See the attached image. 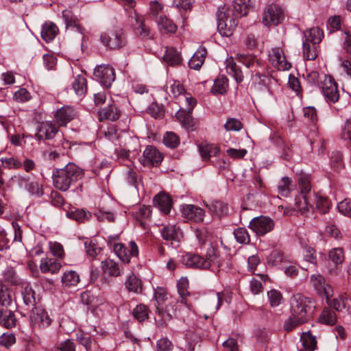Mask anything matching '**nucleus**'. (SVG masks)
<instances>
[{
  "label": "nucleus",
  "mask_w": 351,
  "mask_h": 351,
  "mask_svg": "<svg viewBox=\"0 0 351 351\" xmlns=\"http://www.w3.org/2000/svg\"><path fill=\"white\" fill-rule=\"evenodd\" d=\"M12 303V296L10 290L2 283H0V306L7 308Z\"/></svg>",
  "instance_id": "nucleus-52"
},
{
  "label": "nucleus",
  "mask_w": 351,
  "mask_h": 351,
  "mask_svg": "<svg viewBox=\"0 0 351 351\" xmlns=\"http://www.w3.org/2000/svg\"><path fill=\"white\" fill-rule=\"evenodd\" d=\"M222 304V298L219 292L213 293L208 298L206 306L208 310L215 313Z\"/></svg>",
  "instance_id": "nucleus-44"
},
{
  "label": "nucleus",
  "mask_w": 351,
  "mask_h": 351,
  "mask_svg": "<svg viewBox=\"0 0 351 351\" xmlns=\"http://www.w3.org/2000/svg\"><path fill=\"white\" fill-rule=\"evenodd\" d=\"M16 319L14 313L7 308L0 310V326L12 328L15 326Z\"/></svg>",
  "instance_id": "nucleus-32"
},
{
  "label": "nucleus",
  "mask_w": 351,
  "mask_h": 351,
  "mask_svg": "<svg viewBox=\"0 0 351 351\" xmlns=\"http://www.w3.org/2000/svg\"><path fill=\"white\" fill-rule=\"evenodd\" d=\"M199 152L202 160L206 161L218 155L219 149L213 144L202 143L199 145Z\"/></svg>",
  "instance_id": "nucleus-27"
},
{
  "label": "nucleus",
  "mask_w": 351,
  "mask_h": 351,
  "mask_svg": "<svg viewBox=\"0 0 351 351\" xmlns=\"http://www.w3.org/2000/svg\"><path fill=\"white\" fill-rule=\"evenodd\" d=\"M319 322L326 325H334L337 322L335 313L329 308H324L319 316Z\"/></svg>",
  "instance_id": "nucleus-49"
},
{
  "label": "nucleus",
  "mask_w": 351,
  "mask_h": 351,
  "mask_svg": "<svg viewBox=\"0 0 351 351\" xmlns=\"http://www.w3.org/2000/svg\"><path fill=\"white\" fill-rule=\"evenodd\" d=\"M284 19L282 9L276 5H268L264 12L263 23L266 26L277 25L280 23Z\"/></svg>",
  "instance_id": "nucleus-9"
},
{
  "label": "nucleus",
  "mask_w": 351,
  "mask_h": 351,
  "mask_svg": "<svg viewBox=\"0 0 351 351\" xmlns=\"http://www.w3.org/2000/svg\"><path fill=\"white\" fill-rule=\"evenodd\" d=\"M181 210L183 217L187 221L199 223L204 219L205 214L204 210L196 206L186 204L182 206Z\"/></svg>",
  "instance_id": "nucleus-14"
},
{
  "label": "nucleus",
  "mask_w": 351,
  "mask_h": 351,
  "mask_svg": "<svg viewBox=\"0 0 351 351\" xmlns=\"http://www.w3.org/2000/svg\"><path fill=\"white\" fill-rule=\"evenodd\" d=\"M95 77L106 87L111 86L115 80L114 69L108 65H100L94 70Z\"/></svg>",
  "instance_id": "nucleus-10"
},
{
  "label": "nucleus",
  "mask_w": 351,
  "mask_h": 351,
  "mask_svg": "<svg viewBox=\"0 0 351 351\" xmlns=\"http://www.w3.org/2000/svg\"><path fill=\"white\" fill-rule=\"evenodd\" d=\"M135 34L142 38H146L149 35V29L144 24L141 16L134 14V22L132 23Z\"/></svg>",
  "instance_id": "nucleus-30"
},
{
  "label": "nucleus",
  "mask_w": 351,
  "mask_h": 351,
  "mask_svg": "<svg viewBox=\"0 0 351 351\" xmlns=\"http://www.w3.org/2000/svg\"><path fill=\"white\" fill-rule=\"evenodd\" d=\"M252 7V0H234L231 9L217 12V29L223 36H230L238 25V19L245 16Z\"/></svg>",
  "instance_id": "nucleus-1"
},
{
  "label": "nucleus",
  "mask_w": 351,
  "mask_h": 351,
  "mask_svg": "<svg viewBox=\"0 0 351 351\" xmlns=\"http://www.w3.org/2000/svg\"><path fill=\"white\" fill-rule=\"evenodd\" d=\"M234 235L236 241L241 244H247L250 242V237L247 230L244 228H238L234 230Z\"/></svg>",
  "instance_id": "nucleus-53"
},
{
  "label": "nucleus",
  "mask_w": 351,
  "mask_h": 351,
  "mask_svg": "<svg viewBox=\"0 0 351 351\" xmlns=\"http://www.w3.org/2000/svg\"><path fill=\"white\" fill-rule=\"evenodd\" d=\"M327 303L337 311H341L346 306V300L343 296H339L338 298L330 299L329 297L326 298Z\"/></svg>",
  "instance_id": "nucleus-62"
},
{
  "label": "nucleus",
  "mask_w": 351,
  "mask_h": 351,
  "mask_svg": "<svg viewBox=\"0 0 351 351\" xmlns=\"http://www.w3.org/2000/svg\"><path fill=\"white\" fill-rule=\"evenodd\" d=\"M339 212L345 216L351 217V199H345L337 205Z\"/></svg>",
  "instance_id": "nucleus-64"
},
{
  "label": "nucleus",
  "mask_w": 351,
  "mask_h": 351,
  "mask_svg": "<svg viewBox=\"0 0 351 351\" xmlns=\"http://www.w3.org/2000/svg\"><path fill=\"white\" fill-rule=\"evenodd\" d=\"M206 53V49L199 46L189 61V67L193 69H199L205 60Z\"/></svg>",
  "instance_id": "nucleus-25"
},
{
  "label": "nucleus",
  "mask_w": 351,
  "mask_h": 351,
  "mask_svg": "<svg viewBox=\"0 0 351 351\" xmlns=\"http://www.w3.org/2000/svg\"><path fill=\"white\" fill-rule=\"evenodd\" d=\"M274 221L269 217L259 216L253 218L249 228L258 236H263L274 228Z\"/></svg>",
  "instance_id": "nucleus-7"
},
{
  "label": "nucleus",
  "mask_w": 351,
  "mask_h": 351,
  "mask_svg": "<svg viewBox=\"0 0 351 351\" xmlns=\"http://www.w3.org/2000/svg\"><path fill=\"white\" fill-rule=\"evenodd\" d=\"M311 282L317 293L322 298H328L332 292L331 287L328 285L324 277L319 274H314L311 277Z\"/></svg>",
  "instance_id": "nucleus-15"
},
{
  "label": "nucleus",
  "mask_w": 351,
  "mask_h": 351,
  "mask_svg": "<svg viewBox=\"0 0 351 351\" xmlns=\"http://www.w3.org/2000/svg\"><path fill=\"white\" fill-rule=\"evenodd\" d=\"M72 88L77 95H83L87 90L86 78L82 75H78L72 83Z\"/></svg>",
  "instance_id": "nucleus-42"
},
{
  "label": "nucleus",
  "mask_w": 351,
  "mask_h": 351,
  "mask_svg": "<svg viewBox=\"0 0 351 351\" xmlns=\"http://www.w3.org/2000/svg\"><path fill=\"white\" fill-rule=\"evenodd\" d=\"M58 128L51 123H42L35 134V138L38 141L50 140L58 133Z\"/></svg>",
  "instance_id": "nucleus-17"
},
{
  "label": "nucleus",
  "mask_w": 351,
  "mask_h": 351,
  "mask_svg": "<svg viewBox=\"0 0 351 351\" xmlns=\"http://www.w3.org/2000/svg\"><path fill=\"white\" fill-rule=\"evenodd\" d=\"M206 206L211 213L217 216L225 215L228 211L227 204L220 201H215L210 204H206Z\"/></svg>",
  "instance_id": "nucleus-46"
},
{
  "label": "nucleus",
  "mask_w": 351,
  "mask_h": 351,
  "mask_svg": "<svg viewBox=\"0 0 351 351\" xmlns=\"http://www.w3.org/2000/svg\"><path fill=\"white\" fill-rule=\"evenodd\" d=\"M101 268L104 273L112 277H118L123 274V268L110 258H107L101 263Z\"/></svg>",
  "instance_id": "nucleus-21"
},
{
  "label": "nucleus",
  "mask_w": 351,
  "mask_h": 351,
  "mask_svg": "<svg viewBox=\"0 0 351 351\" xmlns=\"http://www.w3.org/2000/svg\"><path fill=\"white\" fill-rule=\"evenodd\" d=\"M60 267V263L52 258H46L40 261V269L44 273L56 274L59 271Z\"/></svg>",
  "instance_id": "nucleus-35"
},
{
  "label": "nucleus",
  "mask_w": 351,
  "mask_h": 351,
  "mask_svg": "<svg viewBox=\"0 0 351 351\" xmlns=\"http://www.w3.org/2000/svg\"><path fill=\"white\" fill-rule=\"evenodd\" d=\"M185 102L186 108L180 109L176 113V117L184 128L193 130L194 122L191 113L197 104V101L191 95H185Z\"/></svg>",
  "instance_id": "nucleus-4"
},
{
  "label": "nucleus",
  "mask_w": 351,
  "mask_h": 351,
  "mask_svg": "<svg viewBox=\"0 0 351 351\" xmlns=\"http://www.w3.org/2000/svg\"><path fill=\"white\" fill-rule=\"evenodd\" d=\"M163 142L167 147L175 148L179 145L180 138L175 133L167 132L164 136Z\"/></svg>",
  "instance_id": "nucleus-58"
},
{
  "label": "nucleus",
  "mask_w": 351,
  "mask_h": 351,
  "mask_svg": "<svg viewBox=\"0 0 351 351\" xmlns=\"http://www.w3.org/2000/svg\"><path fill=\"white\" fill-rule=\"evenodd\" d=\"M314 43L302 42L304 58L308 60H313L317 58V48Z\"/></svg>",
  "instance_id": "nucleus-50"
},
{
  "label": "nucleus",
  "mask_w": 351,
  "mask_h": 351,
  "mask_svg": "<svg viewBox=\"0 0 351 351\" xmlns=\"http://www.w3.org/2000/svg\"><path fill=\"white\" fill-rule=\"evenodd\" d=\"M330 259L335 264L339 265L344 261V254L342 248L336 247L329 252Z\"/></svg>",
  "instance_id": "nucleus-59"
},
{
  "label": "nucleus",
  "mask_w": 351,
  "mask_h": 351,
  "mask_svg": "<svg viewBox=\"0 0 351 351\" xmlns=\"http://www.w3.org/2000/svg\"><path fill=\"white\" fill-rule=\"evenodd\" d=\"M315 302L310 298L296 294L291 299V311L293 317L308 322L314 312Z\"/></svg>",
  "instance_id": "nucleus-3"
},
{
  "label": "nucleus",
  "mask_w": 351,
  "mask_h": 351,
  "mask_svg": "<svg viewBox=\"0 0 351 351\" xmlns=\"http://www.w3.org/2000/svg\"><path fill=\"white\" fill-rule=\"evenodd\" d=\"M62 282L66 287L76 286L80 282V276L75 271H69L63 274Z\"/></svg>",
  "instance_id": "nucleus-48"
},
{
  "label": "nucleus",
  "mask_w": 351,
  "mask_h": 351,
  "mask_svg": "<svg viewBox=\"0 0 351 351\" xmlns=\"http://www.w3.org/2000/svg\"><path fill=\"white\" fill-rule=\"evenodd\" d=\"M50 252L54 256L58 258L62 259L64 258L65 253L63 245L58 242H49V243Z\"/></svg>",
  "instance_id": "nucleus-60"
},
{
  "label": "nucleus",
  "mask_w": 351,
  "mask_h": 351,
  "mask_svg": "<svg viewBox=\"0 0 351 351\" xmlns=\"http://www.w3.org/2000/svg\"><path fill=\"white\" fill-rule=\"evenodd\" d=\"M178 291L181 298V302L185 304H187L186 297L189 295L188 291L189 281L186 278H181L177 284Z\"/></svg>",
  "instance_id": "nucleus-47"
},
{
  "label": "nucleus",
  "mask_w": 351,
  "mask_h": 351,
  "mask_svg": "<svg viewBox=\"0 0 351 351\" xmlns=\"http://www.w3.org/2000/svg\"><path fill=\"white\" fill-rule=\"evenodd\" d=\"M62 17L64 20L66 27L71 28L73 30L79 32L81 35L82 47L83 46V40L84 38V29L80 25L79 20L71 11L64 10L62 11Z\"/></svg>",
  "instance_id": "nucleus-18"
},
{
  "label": "nucleus",
  "mask_w": 351,
  "mask_h": 351,
  "mask_svg": "<svg viewBox=\"0 0 351 351\" xmlns=\"http://www.w3.org/2000/svg\"><path fill=\"white\" fill-rule=\"evenodd\" d=\"M58 32V27L53 23H45L41 30V36L46 42L53 40Z\"/></svg>",
  "instance_id": "nucleus-34"
},
{
  "label": "nucleus",
  "mask_w": 351,
  "mask_h": 351,
  "mask_svg": "<svg viewBox=\"0 0 351 351\" xmlns=\"http://www.w3.org/2000/svg\"><path fill=\"white\" fill-rule=\"evenodd\" d=\"M77 112L75 110L69 106L59 108L55 113L56 122L60 126H65L69 122L75 118Z\"/></svg>",
  "instance_id": "nucleus-16"
},
{
  "label": "nucleus",
  "mask_w": 351,
  "mask_h": 351,
  "mask_svg": "<svg viewBox=\"0 0 351 351\" xmlns=\"http://www.w3.org/2000/svg\"><path fill=\"white\" fill-rule=\"evenodd\" d=\"M82 176V170L75 165L69 163L64 168L53 171L52 178L54 186L57 189L66 191Z\"/></svg>",
  "instance_id": "nucleus-2"
},
{
  "label": "nucleus",
  "mask_w": 351,
  "mask_h": 351,
  "mask_svg": "<svg viewBox=\"0 0 351 351\" xmlns=\"http://www.w3.org/2000/svg\"><path fill=\"white\" fill-rule=\"evenodd\" d=\"M100 40L105 47L110 49H119L126 44L125 37L121 29L103 32L100 35Z\"/></svg>",
  "instance_id": "nucleus-6"
},
{
  "label": "nucleus",
  "mask_w": 351,
  "mask_h": 351,
  "mask_svg": "<svg viewBox=\"0 0 351 351\" xmlns=\"http://www.w3.org/2000/svg\"><path fill=\"white\" fill-rule=\"evenodd\" d=\"M252 81L254 84L267 86L270 81V78L264 73H261L258 69H254L252 74Z\"/></svg>",
  "instance_id": "nucleus-57"
},
{
  "label": "nucleus",
  "mask_w": 351,
  "mask_h": 351,
  "mask_svg": "<svg viewBox=\"0 0 351 351\" xmlns=\"http://www.w3.org/2000/svg\"><path fill=\"white\" fill-rule=\"evenodd\" d=\"M295 188V184L289 177H282L278 184V192L282 197H288Z\"/></svg>",
  "instance_id": "nucleus-38"
},
{
  "label": "nucleus",
  "mask_w": 351,
  "mask_h": 351,
  "mask_svg": "<svg viewBox=\"0 0 351 351\" xmlns=\"http://www.w3.org/2000/svg\"><path fill=\"white\" fill-rule=\"evenodd\" d=\"M269 60L274 67L280 71L289 70L291 64L287 61L284 50L280 47H275L269 51Z\"/></svg>",
  "instance_id": "nucleus-8"
},
{
  "label": "nucleus",
  "mask_w": 351,
  "mask_h": 351,
  "mask_svg": "<svg viewBox=\"0 0 351 351\" xmlns=\"http://www.w3.org/2000/svg\"><path fill=\"white\" fill-rule=\"evenodd\" d=\"M323 37V32L319 27H313L304 32L302 42L319 44Z\"/></svg>",
  "instance_id": "nucleus-28"
},
{
  "label": "nucleus",
  "mask_w": 351,
  "mask_h": 351,
  "mask_svg": "<svg viewBox=\"0 0 351 351\" xmlns=\"http://www.w3.org/2000/svg\"><path fill=\"white\" fill-rule=\"evenodd\" d=\"M132 314L138 322H143L148 318V308L145 305L138 304L133 309Z\"/></svg>",
  "instance_id": "nucleus-54"
},
{
  "label": "nucleus",
  "mask_w": 351,
  "mask_h": 351,
  "mask_svg": "<svg viewBox=\"0 0 351 351\" xmlns=\"http://www.w3.org/2000/svg\"><path fill=\"white\" fill-rule=\"evenodd\" d=\"M2 280L10 285H19L21 279L17 276L15 270L12 267H7L2 273Z\"/></svg>",
  "instance_id": "nucleus-40"
},
{
  "label": "nucleus",
  "mask_w": 351,
  "mask_h": 351,
  "mask_svg": "<svg viewBox=\"0 0 351 351\" xmlns=\"http://www.w3.org/2000/svg\"><path fill=\"white\" fill-rule=\"evenodd\" d=\"M161 235L164 240L167 241L179 242L182 238V232L177 225H167L160 230Z\"/></svg>",
  "instance_id": "nucleus-20"
},
{
  "label": "nucleus",
  "mask_w": 351,
  "mask_h": 351,
  "mask_svg": "<svg viewBox=\"0 0 351 351\" xmlns=\"http://www.w3.org/2000/svg\"><path fill=\"white\" fill-rule=\"evenodd\" d=\"M182 263L189 267H194L198 269H208L209 261L198 254H187L182 257Z\"/></svg>",
  "instance_id": "nucleus-19"
},
{
  "label": "nucleus",
  "mask_w": 351,
  "mask_h": 351,
  "mask_svg": "<svg viewBox=\"0 0 351 351\" xmlns=\"http://www.w3.org/2000/svg\"><path fill=\"white\" fill-rule=\"evenodd\" d=\"M170 92L173 97H183L185 99V95H191L186 92L183 86L180 84V82L173 81V82L170 85Z\"/></svg>",
  "instance_id": "nucleus-56"
},
{
  "label": "nucleus",
  "mask_w": 351,
  "mask_h": 351,
  "mask_svg": "<svg viewBox=\"0 0 351 351\" xmlns=\"http://www.w3.org/2000/svg\"><path fill=\"white\" fill-rule=\"evenodd\" d=\"M21 295L24 304L27 306H34L36 304V293L28 284H23Z\"/></svg>",
  "instance_id": "nucleus-37"
},
{
  "label": "nucleus",
  "mask_w": 351,
  "mask_h": 351,
  "mask_svg": "<svg viewBox=\"0 0 351 351\" xmlns=\"http://www.w3.org/2000/svg\"><path fill=\"white\" fill-rule=\"evenodd\" d=\"M31 195L36 197L43 195V192L41 185L35 180H29L25 189Z\"/></svg>",
  "instance_id": "nucleus-61"
},
{
  "label": "nucleus",
  "mask_w": 351,
  "mask_h": 351,
  "mask_svg": "<svg viewBox=\"0 0 351 351\" xmlns=\"http://www.w3.org/2000/svg\"><path fill=\"white\" fill-rule=\"evenodd\" d=\"M162 154L156 147L148 145L144 150L140 161L144 166H157L162 162Z\"/></svg>",
  "instance_id": "nucleus-13"
},
{
  "label": "nucleus",
  "mask_w": 351,
  "mask_h": 351,
  "mask_svg": "<svg viewBox=\"0 0 351 351\" xmlns=\"http://www.w3.org/2000/svg\"><path fill=\"white\" fill-rule=\"evenodd\" d=\"M323 77L324 80L321 86L322 93L328 101L335 103L339 98L337 84L330 76L324 75Z\"/></svg>",
  "instance_id": "nucleus-11"
},
{
  "label": "nucleus",
  "mask_w": 351,
  "mask_h": 351,
  "mask_svg": "<svg viewBox=\"0 0 351 351\" xmlns=\"http://www.w3.org/2000/svg\"><path fill=\"white\" fill-rule=\"evenodd\" d=\"M312 208L311 202L308 201L307 195L301 194L295 198V209L304 213Z\"/></svg>",
  "instance_id": "nucleus-45"
},
{
  "label": "nucleus",
  "mask_w": 351,
  "mask_h": 351,
  "mask_svg": "<svg viewBox=\"0 0 351 351\" xmlns=\"http://www.w3.org/2000/svg\"><path fill=\"white\" fill-rule=\"evenodd\" d=\"M287 263L283 253L277 250L272 251L267 257V263L271 266L282 268Z\"/></svg>",
  "instance_id": "nucleus-33"
},
{
  "label": "nucleus",
  "mask_w": 351,
  "mask_h": 351,
  "mask_svg": "<svg viewBox=\"0 0 351 351\" xmlns=\"http://www.w3.org/2000/svg\"><path fill=\"white\" fill-rule=\"evenodd\" d=\"M164 60L171 66L180 64L182 58L180 53L173 47H167L163 57Z\"/></svg>",
  "instance_id": "nucleus-39"
},
{
  "label": "nucleus",
  "mask_w": 351,
  "mask_h": 351,
  "mask_svg": "<svg viewBox=\"0 0 351 351\" xmlns=\"http://www.w3.org/2000/svg\"><path fill=\"white\" fill-rule=\"evenodd\" d=\"M125 285L129 291L138 293L142 291L141 281L134 274L128 276Z\"/></svg>",
  "instance_id": "nucleus-41"
},
{
  "label": "nucleus",
  "mask_w": 351,
  "mask_h": 351,
  "mask_svg": "<svg viewBox=\"0 0 351 351\" xmlns=\"http://www.w3.org/2000/svg\"><path fill=\"white\" fill-rule=\"evenodd\" d=\"M239 62L243 64L247 69L253 73L254 69H258L261 66V62L256 58L250 54L239 53L237 55Z\"/></svg>",
  "instance_id": "nucleus-29"
},
{
  "label": "nucleus",
  "mask_w": 351,
  "mask_h": 351,
  "mask_svg": "<svg viewBox=\"0 0 351 351\" xmlns=\"http://www.w3.org/2000/svg\"><path fill=\"white\" fill-rule=\"evenodd\" d=\"M299 188L301 194L307 195L311 189L310 178L308 175L300 174L298 179Z\"/></svg>",
  "instance_id": "nucleus-55"
},
{
  "label": "nucleus",
  "mask_w": 351,
  "mask_h": 351,
  "mask_svg": "<svg viewBox=\"0 0 351 351\" xmlns=\"http://www.w3.org/2000/svg\"><path fill=\"white\" fill-rule=\"evenodd\" d=\"M66 217L78 222H84L91 217V214L84 209L73 208L66 212Z\"/></svg>",
  "instance_id": "nucleus-36"
},
{
  "label": "nucleus",
  "mask_w": 351,
  "mask_h": 351,
  "mask_svg": "<svg viewBox=\"0 0 351 351\" xmlns=\"http://www.w3.org/2000/svg\"><path fill=\"white\" fill-rule=\"evenodd\" d=\"M159 29L166 34H174L177 30V25L165 16H160L156 20Z\"/></svg>",
  "instance_id": "nucleus-31"
},
{
  "label": "nucleus",
  "mask_w": 351,
  "mask_h": 351,
  "mask_svg": "<svg viewBox=\"0 0 351 351\" xmlns=\"http://www.w3.org/2000/svg\"><path fill=\"white\" fill-rule=\"evenodd\" d=\"M52 319L48 313L41 307H34L29 315V324L34 331L48 328Z\"/></svg>",
  "instance_id": "nucleus-5"
},
{
  "label": "nucleus",
  "mask_w": 351,
  "mask_h": 351,
  "mask_svg": "<svg viewBox=\"0 0 351 351\" xmlns=\"http://www.w3.org/2000/svg\"><path fill=\"white\" fill-rule=\"evenodd\" d=\"M114 253L124 263H129L130 261V255L128 252L127 248L121 243L114 244L112 247Z\"/></svg>",
  "instance_id": "nucleus-51"
},
{
  "label": "nucleus",
  "mask_w": 351,
  "mask_h": 351,
  "mask_svg": "<svg viewBox=\"0 0 351 351\" xmlns=\"http://www.w3.org/2000/svg\"><path fill=\"white\" fill-rule=\"evenodd\" d=\"M206 261H209V268L212 266H216L222 270L230 268L231 264L229 260H223L219 255L218 250L213 245H210L206 251Z\"/></svg>",
  "instance_id": "nucleus-12"
},
{
  "label": "nucleus",
  "mask_w": 351,
  "mask_h": 351,
  "mask_svg": "<svg viewBox=\"0 0 351 351\" xmlns=\"http://www.w3.org/2000/svg\"><path fill=\"white\" fill-rule=\"evenodd\" d=\"M225 63L227 73L232 76L237 83L243 82V73L234 58L232 57L227 58Z\"/></svg>",
  "instance_id": "nucleus-22"
},
{
  "label": "nucleus",
  "mask_w": 351,
  "mask_h": 351,
  "mask_svg": "<svg viewBox=\"0 0 351 351\" xmlns=\"http://www.w3.org/2000/svg\"><path fill=\"white\" fill-rule=\"evenodd\" d=\"M121 113L119 108L114 104H112L99 112V119L117 121L120 117Z\"/></svg>",
  "instance_id": "nucleus-26"
},
{
  "label": "nucleus",
  "mask_w": 351,
  "mask_h": 351,
  "mask_svg": "<svg viewBox=\"0 0 351 351\" xmlns=\"http://www.w3.org/2000/svg\"><path fill=\"white\" fill-rule=\"evenodd\" d=\"M228 86V80L226 77L219 76L214 82L211 92L214 94H224Z\"/></svg>",
  "instance_id": "nucleus-43"
},
{
  "label": "nucleus",
  "mask_w": 351,
  "mask_h": 351,
  "mask_svg": "<svg viewBox=\"0 0 351 351\" xmlns=\"http://www.w3.org/2000/svg\"><path fill=\"white\" fill-rule=\"evenodd\" d=\"M154 202L158 208L165 214L170 212L171 208V198L166 193H160L155 196Z\"/></svg>",
  "instance_id": "nucleus-23"
},
{
  "label": "nucleus",
  "mask_w": 351,
  "mask_h": 351,
  "mask_svg": "<svg viewBox=\"0 0 351 351\" xmlns=\"http://www.w3.org/2000/svg\"><path fill=\"white\" fill-rule=\"evenodd\" d=\"M226 131H240L243 128L242 123L236 118H229L224 124Z\"/></svg>",
  "instance_id": "nucleus-63"
},
{
  "label": "nucleus",
  "mask_w": 351,
  "mask_h": 351,
  "mask_svg": "<svg viewBox=\"0 0 351 351\" xmlns=\"http://www.w3.org/2000/svg\"><path fill=\"white\" fill-rule=\"evenodd\" d=\"M302 348L298 351H314L317 348L316 337L310 331L303 332L300 336Z\"/></svg>",
  "instance_id": "nucleus-24"
}]
</instances>
